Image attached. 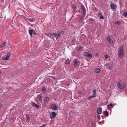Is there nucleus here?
I'll return each mask as SVG.
<instances>
[{
	"label": "nucleus",
	"instance_id": "nucleus-14",
	"mask_svg": "<svg viewBox=\"0 0 127 127\" xmlns=\"http://www.w3.org/2000/svg\"><path fill=\"white\" fill-rule=\"evenodd\" d=\"M78 61L77 59H75L74 61V66H76L78 63Z\"/></svg>",
	"mask_w": 127,
	"mask_h": 127
},
{
	"label": "nucleus",
	"instance_id": "nucleus-2",
	"mask_svg": "<svg viewBox=\"0 0 127 127\" xmlns=\"http://www.w3.org/2000/svg\"><path fill=\"white\" fill-rule=\"evenodd\" d=\"M61 34V33L60 32H58L57 33H53L50 34V36L53 39H54L55 38L57 39L59 37Z\"/></svg>",
	"mask_w": 127,
	"mask_h": 127
},
{
	"label": "nucleus",
	"instance_id": "nucleus-27",
	"mask_svg": "<svg viewBox=\"0 0 127 127\" xmlns=\"http://www.w3.org/2000/svg\"><path fill=\"white\" fill-rule=\"evenodd\" d=\"M104 113L106 116H107L108 114V112L107 111H105L104 112Z\"/></svg>",
	"mask_w": 127,
	"mask_h": 127
},
{
	"label": "nucleus",
	"instance_id": "nucleus-42",
	"mask_svg": "<svg viewBox=\"0 0 127 127\" xmlns=\"http://www.w3.org/2000/svg\"><path fill=\"white\" fill-rule=\"evenodd\" d=\"M7 64V63L6 64L5 63H5L4 64L5 65L6 64Z\"/></svg>",
	"mask_w": 127,
	"mask_h": 127
},
{
	"label": "nucleus",
	"instance_id": "nucleus-33",
	"mask_svg": "<svg viewBox=\"0 0 127 127\" xmlns=\"http://www.w3.org/2000/svg\"><path fill=\"white\" fill-rule=\"evenodd\" d=\"M86 14V11H83V15L85 16Z\"/></svg>",
	"mask_w": 127,
	"mask_h": 127
},
{
	"label": "nucleus",
	"instance_id": "nucleus-40",
	"mask_svg": "<svg viewBox=\"0 0 127 127\" xmlns=\"http://www.w3.org/2000/svg\"><path fill=\"white\" fill-rule=\"evenodd\" d=\"M74 40H73L72 41V43H73V44H74L75 43V42H74Z\"/></svg>",
	"mask_w": 127,
	"mask_h": 127
},
{
	"label": "nucleus",
	"instance_id": "nucleus-39",
	"mask_svg": "<svg viewBox=\"0 0 127 127\" xmlns=\"http://www.w3.org/2000/svg\"><path fill=\"white\" fill-rule=\"evenodd\" d=\"M10 54L8 53V59H9V58L10 57Z\"/></svg>",
	"mask_w": 127,
	"mask_h": 127
},
{
	"label": "nucleus",
	"instance_id": "nucleus-5",
	"mask_svg": "<svg viewBox=\"0 0 127 127\" xmlns=\"http://www.w3.org/2000/svg\"><path fill=\"white\" fill-rule=\"evenodd\" d=\"M107 40L111 45H112L113 44V40L110 36H108L107 38Z\"/></svg>",
	"mask_w": 127,
	"mask_h": 127
},
{
	"label": "nucleus",
	"instance_id": "nucleus-3",
	"mask_svg": "<svg viewBox=\"0 0 127 127\" xmlns=\"http://www.w3.org/2000/svg\"><path fill=\"white\" fill-rule=\"evenodd\" d=\"M117 86L119 88L121 89H123L124 88L125 85L124 82L120 80L118 81Z\"/></svg>",
	"mask_w": 127,
	"mask_h": 127
},
{
	"label": "nucleus",
	"instance_id": "nucleus-11",
	"mask_svg": "<svg viewBox=\"0 0 127 127\" xmlns=\"http://www.w3.org/2000/svg\"><path fill=\"white\" fill-rule=\"evenodd\" d=\"M102 109L101 107H99L97 109V112L98 114H100L102 113Z\"/></svg>",
	"mask_w": 127,
	"mask_h": 127
},
{
	"label": "nucleus",
	"instance_id": "nucleus-8",
	"mask_svg": "<svg viewBox=\"0 0 127 127\" xmlns=\"http://www.w3.org/2000/svg\"><path fill=\"white\" fill-rule=\"evenodd\" d=\"M50 108L54 110H57L58 109V107L56 105L54 104H52L50 106Z\"/></svg>",
	"mask_w": 127,
	"mask_h": 127
},
{
	"label": "nucleus",
	"instance_id": "nucleus-18",
	"mask_svg": "<svg viewBox=\"0 0 127 127\" xmlns=\"http://www.w3.org/2000/svg\"><path fill=\"white\" fill-rule=\"evenodd\" d=\"M100 71V70L99 68H97L95 70V72L97 73H99Z\"/></svg>",
	"mask_w": 127,
	"mask_h": 127
},
{
	"label": "nucleus",
	"instance_id": "nucleus-43",
	"mask_svg": "<svg viewBox=\"0 0 127 127\" xmlns=\"http://www.w3.org/2000/svg\"><path fill=\"white\" fill-rule=\"evenodd\" d=\"M33 19H32V21L31 22H33Z\"/></svg>",
	"mask_w": 127,
	"mask_h": 127
},
{
	"label": "nucleus",
	"instance_id": "nucleus-12",
	"mask_svg": "<svg viewBox=\"0 0 127 127\" xmlns=\"http://www.w3.org/2000/svg\"><path fill=\"white\" fill-rule=\"evenodd\" d=\"M32 105L33 106L37 108H38L39 107V105L35 103H32Z\"/></svg>",
	"mask_w": 127,
	"mask_h": 127
},
{
	"label": "nucleus",
	"instance_id": "nucleus-23",
	"mask_svg": "<svg viewBox=\"0 0 127 127\" xmlns=\"http://www.w3.org/2000/svg\"><path fill=\"white\" fill-rule=\"evenodd\" d=\"M84 16H84L83 15H81V16L80 17V20H79V21H82V20L83 18L84 17Z\"/></svg>",
	"mask_w": 127,
	"mask_h": 127
},
{
	"label": "nucleus",
	"instance_id": "nucleus-13",
	"mask_svg": "<svg viewBox=\"0 0 127 127\" xmlns=\"http://www.w3.org/2000/svg\"><path fill=\"white\" fill-rule=\"evenodd\" d=\"M3 60H4V62L8 60V53L7 54V55L6 57H3L2 58Z\"/></svg>",
	"mask_w": 127,
	"mask_h": 127
},
{
	"label": "nucleus",
	"instance_id": "nucleus-28",
	"mask_svg": "<svg viewBox=\"0 0 127 127\" xmlns=\"http://www.w3.org/2000/svg\"><path fill=\"white\" fill-rule=\"evenodd\" d=\"M123 14L124 16H127V12H124L123 13Z\"/></svg>",
	"mask_w": 127,
	"mask_h": 127
},
{
	"label": "nucleus",
	"instance_id": "nucleus-7",
	"mask_svg": "<svg viewBox=\"0 0 127 127\" xmlns=\"http://www.w3.org/2000/svg\"><path fill=\"white\" fill-rule=\"evenodd\" d=\"M29 33L31 36H32V33L35 35L36 34V33L35 32L34 30L32 29H31L29 30Z\"/></svg>",
	"mask_w": 127,
	"mask_h": 127
},
{
	"label": "nucleus",
	"instance_id": "nucleus-6",
	"mask_svg": "<svg viewBox=\"0 0 127 127\" xmlns=\"http://www.w3.org/2000/svg\"><path fill=\"white\" fill-rule=\"evenodd\" d=\"M84 54L86 57H88L89 58H91L92 57V54L88 52H84Z\"/></svg>",
	"mask_w": 127,
	"mask_h": 127
},
{
	"label": "nucleus",
	"instance_id": "nucleus-35",
	"mask_svg": "<svg viewBox=\"0 0 127 127\" xmlns=\"http://www.w3.org/2000/svg\"><path fill=\"white\" fill-rule=\"evenodd\" d=\"M97 118L99 119V121L100 119V116L99 115H98L97 116Z\"/></svg>",
	"mask_w": 127,
	"mask_h": 127
},
{
	"label": "nucleus",
	"instance_id": "nucleus-44",
	"mask_svg": "<svg viewBox=\"0 0 127 127\" xmlns=\"http://www.w3.org/2000/svg\"><path fill=\"white\" fill-rule=\"evenodd\" d=\"M95 9H96V8H95Z\"/></svg>",
	"mask_w": 127,
	"mask_h": 127
},
{
	"label": "nucleus",
	"instance_id": "nucleus-17",
	"mask_svg": "<svg viewBox=\"0 0 127 127\" xmlns=\"http://www.w3.org/2000/svg\"><path fill=\"white\" fill-rule=\"evenodd\" d=\"M110 106H111V108H112L113 106V105L112 103H111L109 105H107V107L108 108H111Z\"/></svg>",
	"mask_w": 127,
	"mask_h": 127
},
{
	"label": "nucleus",
	"instance_id": "nucleus-34",
	"mask_svg": "<svg viewBox=\"0 0 127 127\" xmlns=\"http://www.w3.org/2000/svg\"><path fill=\"white\" fill-rule=\"evenodd\" d=\"M104 57L105 58L107 59H108L109 58L108 56L107 55H104Z\"/></svg>",
	"mask_w": 127,
	"mask_h": 127
},
{
	"label": "nucleus",
	"instance_id": "nucleus-30",
	"mask_svg": "<svg viewBox=\"0 0 127 127\" xmlns=\"http://www.w3.org/2000/svg\"><path fill=\"white\" fill-rule=\"evenodd\" d=\"M6 42H5L3 43L2 45V47H4L6 46Z\"/></svg>",
	"mask_w": 127,
	"mask_h": 127
},
{
	"label": "nucleus",
	"instance_id": "nucleus-37",
	"mask_svg": "<svg viewBox=\"0 0 127 127\" xmlns=\"http://www.w3.org/2000/svg\"><path fill=\"white\" fill-rule=\"evenodd\" d=\"M45 125H43L41 126H40V127H45Z\"/></svg>",
	"mask_w": 127,
	"mask_h": 127
},
{
	"label": "nucleus",
	"instance_id": "nucleus-9",
	"mask_svg": "<svg viewBox=\"0 0 127 127\" xmlns=\"http://www.w3.org/2000/svg\"><path fill=\"white\" fill-rule=\"evenodd\" d=\"M52 116L50 117L52 119H53L56 116V113L55 112H52L51 113Z\"/></svg>",
	"mask_w": 127,
	"mask_h": 127
},
{
	"label": "nucleus",
	"instance_id": "nucleus-19",
	"mask_svg": "<svg viewBox=\"0 0 127 127\" xmlns=\"http://www.w3.org/2000/svg\"><path fill=\"white\" fill-rule=\"evenodd\" d=\"M76 7V6L74 5L72 6V8L73 9V12H74L75 11Z\"/></svg>",
	"mask_w": 127,
	"mask_h": 127
},
{
	"label": "nucleus",
	"instance_id": "nucleus-25",
	"mask_svg": "<svg viewBox=\"0 0 127 127\" xmlns=\"http://www.w3.org/2000/svg\"><path fill=\"white\" fill-rule=\"evenodd\" d=\"M83 48V47L82 46H80L78 49V51H79L81 50V49Z\"/></svg>",
	"mask_w": 127,
	"mask_h": 127
},
{
	"label": "nucleus",
	"instance_id": "nucleus-21",
	"mask_svg": "<svg viewBox=\"0 0 127 127\" xmlns=\"http://www.w3.org/2000/svg\"><path fill=\"white\" fill-rule=\"evenodd\" d=\"M70 61L69 60V59L66 60L65 61V63L66 64H68L70 63Z\"/></svg>",
	"mask_w": 127,
	"mask_h": 127
},
{
	"label": "nucleus",
	"instance_id": "nucleus-22",
	"mask_svg": "<svg viewBox=\"0 0 127 127\" xmlns=\"http://www.w3.org/2000/svg\"><path fill=\"white\" fill-rule=\"evenodd\" d=\"M45 91H46V89H45V87H43L42 89V92L43 93H45Z\"/></svg>",
	"mask_w": 127,
	"mask_h": 127
},
{
	"label": "nucleus",
	"instance_id": "nucleus-16",
	"mask_svg": "<svg viewBox=\"0 0 127 127\" xmlns=\"http://www.w3.org/2000/svg\"><path fill=\"white\" fill-rule=\"evenodd\" d=\"M108 66L109 67V68L110 69H111V68H112L113 67V65L112 64H108Z\"/></svg>",
	"mask_w": 127,
	"mask_h": 127
},
{
	"label": "nucleus",
	"instance_id": "nucleus-46",
	"mask_svg": "<svg viewBox=\"0 0 127 127\" xmlns=\"http://www.w3.org/2000/svg\"><path fill=\"white\" fill-rule=\"evenodd\" d=\"M3 0V1H4V0Z\"/></svg>",
	"mask_w": 127,
	"mask_h": 127
},
{
	"label": "nucleus",
	"instance_id": "nucleus-20",
	"mask_svg": "<svg viewBox=\"0 0 127 127\" xmlns=\"http://www.w3.org/2000/svg\"><path fill=\"white\" fill-rule=\"evenodd\" d=\"M39 99L40 101L42 100V95L41 94H40L39 95Z\"/></svg>",
	"mask_w": 127,
	"mask_h": 127
},
{
	"label": "nucleus",
	"instance_id": "nucleus-26",
	"mask_svg": "<svg viewBox=\"0 0 127 127\" xmlns=\"http://www.w3.org/2000/svg\"><path fill=\"white\" fill-rule=\"evenodd\" d=\"M121 24V22L120 21H116L115 22V24L120 25Z\"/></svg>",
	"mask_w": 127,
	"mask_h": 127
},
{
	"label": "nucleus",
	"instance_id": "nucleus-29",
	"mask_svg": "<svg viewBox=\"0 0 127 127\" xmlns=\"http://www.w3.org/2000/svg\"><path fill=\"white\" fill-rule=\"evenodd\" d=\"M26 118H27V119L28 121H29L30 120V117H29V115H27V116Z\"/></svg>",
	"mask_w": 127,
	"mask_h": 127
},
{
	"label": "nucleus",
	"instance_id": "nucleus-45",
	"mask_svg": "<svg viewBox=\"0 0 127 127\" xmlns=\"http://www.w3.org/2000/svg\"><path fill=\"white\" fill-rule=\"evenodd\" d=\"M1 73V71H0V74Z\"/></svg>",
	"mask_w": 127,
	"mask_h": 127
},
{
	"label": "nucleus",
	"instance_id": "nucleus-1",
	"mask_svg": "<svg viewBox=\"0 0 127 127\" xmlns=\"http://www.w3.org/2000/svg\"><path fill=\"white\" fill-rule=\"evenodd\" d=\"M118 52V56L121 59L123 57L124 54V51L122 46H121L120 47Z\"/></svg>",
	"mask_w": 127,
	"mask_h": 127
},
{
	"label": "nucleus",
	"instance_id": "nucleus-38",
	"mask_svg": "<svg viewBox=\"0 0 127 127\" xmlns=\"http://www.w3.org/2000/svg\"><path fill=\"white\" fill-rule=\"evenodd\" d=\"M2 104L1 103H0V109L1 108V107H2Z\"/></svg>",
	"mask_w": 127,
	"mask_h": 127
},
{
	"label": "nucleus",
	"instance_id": "nucleus-41",
	"mask_svg": "<svg viewBox=\"0 0 127 127\" xmlns=\"http://www.w3.org/2000/svg\"><path fill=\"white\" fill-rule=\"evenodd\" d=\"M1 47H2V45H1V46H0V48H1Z\"/></svg>",
	"mask_w": 127,
	"mask_h": 127
},
{
	"label": "nucleus",
	"instance_id": "nucleus-31",
	"mask_svg": "<svg viewBox=\"0 0 127 127\" xmlns=\"http://www.w3.org/2000/svg\"><path fill=\"white\" fill-rule=\"evenodd\" d=\"M99 19H104V17L103 16L101 15L99 17Z\"/></svg>",
	"mask_w": 127,
	"mask_h": 127
},
{
	"label": "nucleus",
	"instance_id": "nucleus-32",
	"mask_svg": "<svg viewBox=\"0 0 127 127\" xmlns=\"http://www.w3.org/2000/svg\"><path fill=\"white\" fill-rule=\"evenodd\" d=\"M92 97H93V96H90L88 97V99L90 100L91 99Z\"/></svg>",
	"mask_w": 127,
	"mask_h": 127
},
{
	"label": "nucleus",
	"instance_id": "nucleus-15",
	"mask_svg": "<svg viewBox=\"0 0 127 127\" xmlns=\"http://www.w3.org/2000/svg\"><path fill=\"white\" fill-rule=\"evenodd\" d=\"M93 97L95 98L96 97V90L95 89H94L93 90Z\"/></svg>",
	"mask_w": 127,
	"mask_h": 127
},
{
	"label": "nucleus",
	"instance_id": "nucleus-10",
	"mask_svg": "<svg viewBox=\"0 0 127 127\" xmlns=\"http://www.w3.org/2000/svg\"><path fill=\"white\" fill-rule=\"evenodd\" d=\"M49 100V97L48 96H46L44 99L43 102L45 104H46L48 102Z\"/></svg>",
	"mask_w": 127,
	"mask_h": 127
},
{
	"label": "nucleus",
	"instance_id": "nucleus-4",
	"mask_svg": "<svg viewBox=\"0 0 127 127\" xmlns=\"http://www.w3.org/2000/svg\"><path fill=\"white\" fill-rule=\"evenodd\" d=\"M110 6L111 9L113 10H116L117 8V5L116 4L112 2L110 4Z\"/></svg>",
	"mask_w": 127,
	"mask_h": 127
},
{
	"label": "nucleus",
	"instance_id": "nucleus-36",
	"mask_svg": "<svg viewBox=\"0 0 127 127\" xmlns=\"http://www.w3.org/2000/svg\"><path fill=\"white\" fill-rule=\"evenodd\" d=\"M102 14V13H100L98 14V16H99Z\"/></svg>",
	"mask_w": 127,
	"mask_h": 127
},
{
	"label": "nucleus",
	"instance_id": "nucleus-24",
	"mask_svg": "<svg viewBox=\"0 0 127 127\" xmlns=\"http://www.w3.org/2000/svg\"><path fill=\"white\" fill-rule=\"evenodd\" d=\"M81 8L83 10V11H86V8L83 5L82 6H81Z\"/></svg>",
	"mask_w": 127,
	"mask_h": 127
}]
</instances>
